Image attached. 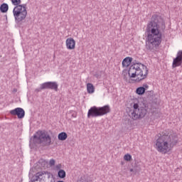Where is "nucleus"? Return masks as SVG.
<instances>
[{
	"label": "nucleus",
	"instance_id": "obj_7",
	"mask_svg": "<svg viewBox=\"0 0 182 182\" xmlns=\"http://www.w3.org/2000/svg\"><path fill=\"white\" fill-rule=\"evenodd\" d=\"M136 65H137V66H139V68L140 66H142L143 70L146 71L145 74L144 75V77L140 78V77H138L135 80H133L134 81L136 82V83H140L141 80H144V79L147 77V75H149V68H147V66L144 65V64H141V63H139L137 60H134L132 62V64L131 65V66H136Z\"/></svg>",
	"mask_w": 182,
	"mask_h": 182
},
{
	"label": "nucleus",
	"instance_id": "obj_30",
	"mask_svg": "<svg viewBox=\"0 0 182 182\" xmlns=\"http://www.w3.org/2000/svg\"><path fill=\"white\" fill-rule=\"evenodd\" d=\"M95 77H99V74H95Z\"/></svg>",
	"mask_w": 182,
	"mask_h": 182
},
{
	"label": "nucleus",
	"instance_id": "obj_20",
	"mask_svg": "<svg viewBox=\"0 0 182 182\" xmlns=\"http://www.w3.org/2000/svg\"><path fill=\"white\" fill-rule=\"evenodd\" d=\"M58 177L59 178H65L66 177V171L63 169H60L58 172Z\"/></svg>",
	"mask_w": 182,
	"mask_h": 182
},
{
	"label": "nucleus",
	"instance_id": "obj_16",
	"mask_svg": "<svg viewBox=\"0 0 182 182\" xmlns=\"http://www.w3.org/2000/svg\"><path fill=\"white\" fill-rule=\"evenodd\" d=\"M133 62V58L127 57L122 60V67L123 68H129V65L132 64Z\"/></svg>",
	"mask_w": 182,
	"mask_h": 182
},
{
	"label": "nucleus",
	"instance_id": "obj_8",
	"mask_svg": "<svg viewBox=\"0 0 182 182\" xmlns=\"http://www.w3.org/2000/svg\"><path fill=\"white\" fill-rule=\"evenodd\" d=\"M26 15H28V11L25 9H23V11L20 13L18 16H16L15 14H14V16L15 18V22L18 26H21L22 25L23 21H25L26 18Z\"/></svg>",
	"mask_w": 182,
	"mask_h": 182
},
{
	"label": "nucleus",
	"instance_id": "obj_27",
	"mask_svg": "<svg viewBox=\"0 0 182 182\" xmlns=\"http://www.w3.org/2000/svg\"><path fill=\"white\" fill-rule=\"evenodd\" d=\"M55 163H56V161H55V159H52L50 160L49 164L50 166H55Z\"/></svg>",
	"mask_w": 182,
	"mask_h": 182
},
{
	"label": "nucleus",
	"instance_id": "obj_17",
	"mask_svg": "<svg viewBox=\"0 0 182 182\" xmlns=\"http://www.w3.org/2000/svg\"><path fill=\"white\" fill-rule=\"evenodd\" d=\"M9 9V6L8 5V4L3 3L2 4H1L0 12H1V14H6Z\"/></svg>",
	"mask_w": 182,
	"mask_h": 182
},
{
	"label": "nucleus",
	"instance_id": "obj_11",
	"mask_svg": "<svg viewBox=\"0 0 182 182\" xmlns=\"http://www.w3.org/2000/svg\"><path fill=\"white\" fill-rule=\"evenodd\" d=\"M44 85V89L46 90H54L55 92H58L59 87V85H58V82H46L43 83Z\"/></svg>",
	"mask_w": 182,
	"mask_h": 182
},
{
	"label": "nucleus",
	"instance_id": "obj_32",
	"mask_svg": "<svg viewBox=\"0 0 182 182\" xmlns=\"http://www.w3.org/2000/svg\"><path fill=\"white\" fill-rule=\"evenodd\" d=\"M14 92H18V90L14 89Z\"/></svg>",
	"mask_w": 182,
	"mask_h": 182
},
{
	"label": "nucleus",
	"instance_id": "obj_10",
	"mask_svg": "<svg viewBox=\"0 0 182 182\" xmlns=\"http://www.w3.org/2000/svg\"><path fill=\"white\" fill-rule=\"evenodd\" d=\"M182 65V50L178 51L176 57L173 58L172 63L173 69L178 68V66H181Z\"/></svg>",
	"mask_w": 182,
	"mask_h": 182
},
{
	"label": "nucleus",
	"instance_id": "obj_31",
	"mask_svg": "<svg viewBox=\"0 0 182 182\" xmlns=\"http://www.w3.org/2000/svg\"><path fill=\"white\" fill-rule=\"evenodd\" d=\"M121 164H122V166H123L124 164V162L122 161Z\"/></svg>",
	"mask_w": 182,
	"mask_h": 182
},
{
	"label": "nucleus",
	"instance_id": "obj_33",
	"mask_svg": "<svg viewBox=\"0 0 182 182\" xmlns=\"http://www.w3.org/2000/svg\"><path fill=\"white\" fill-rule=\"evenodd\" d=\"M150 93H153V91H150Z\"/></svg>",
	"mask_w": 182,
	"mask_h": 182
},
{
	"label": "nucleus",
	"instance_id": "obj_12",
	"mask_svg": "<svg viewBox=\"0 0 182 182\" xmlns=\"http://www.w3.org/2000/svg\"><path fill=\"white\" fill-rule=\"evenodd\" d=\"M48 171H43L42 172H38L32 176L31 175H29V178H30L29 182H36V181H38V180H39V181H41L42 178H41V177H42V176H43V174H48Z\"/></svg>",
	"mask_w": 182,
	"mask_h": 182
},
{
	"label": "nucleus",
	"instance_id": "obj_15",
	"mask_svg": "<svg viewBox=\"0 0 182 182\" xmlns=\"http://www.w3.org/2000/svg\"><path fill=\"white\" fill-rule=\"evenodd\" d=\"M147 89H149V86L147 85V84H144L143 86L136 88V93L139 96H142V95H144V93H146V90H147Z\"/></svg>",
	"mask_w": 182,
	"mask_h": 182
},
{
	"label": "nucleus",
	"instance_id": "obj_19",
	"mask_svg": "<svg viewBox=\"0 0 182 182\" xmlns=\"http://www.w3.org/2000/svg\"><path fill=\"white\" fill-rule=\"evenodd\" d=\"M87 92L89 94L95 93V86L93 84L88 82L87 84Z\"/></svg>",
	"mask_w": 182,
	"mask_h": 182
},
{
	"label": "nucleus",
	"instance_id": "obj_13",
	"mask_svg": "<svg viewBox=\"0 0 182 182\" xmlns=\"http://www.w3.org/2000/svg\"><path fill=\"white\" fill-rule=\"evenodd\" d=\"M23 9H26V4H20L18 6H16L13 10V14L14 15L18 16L19 14L23 11Z\"/></svg>",
	"mask_w": 182,
	"mask_h": 182
},
{
	"label": "nucleus",
	"instance_id": "obj_5",
	"mask_svg": "<svg viewBox=\"0 0 182 182\" xmlns=\"http://www.w3.org/2000/svg\"><path fill=\"white\" fill-rule=\"evenodd\" d=\"M110 106L105 105L103 107H92L89 109L87 112V117H100L101 116H105L107 113H110Z\"/></svg>",
	"mask_w": 182,
	"mask_h": 182
},
{
	"label": "nucleus",
	"instance_id": "obj_21",
	"mask_svg": "<svg viewBox=\"0 0 182 182\" xmlns=\"http://www.w3.org/2000/svg\"><path fill=\"white\" fill-rule=\"evenodd\" d=\"M77 182H89V178L86 176H82L78 180Z\"/></svg>",
	"mask_w": 182,
	"mask_h": 182
},
{
	"label": "nucleus",
	"instance_id": "obj_4",
	"mask_svg": "<svg viewBox=\"0 0 182 182\" xmlns=\"http://www.w3.org/2000/svg\"><path fill=\"white\" fill-rule=\"evenodd\" d=\"M41 144L43 147H48L53 144L52 142V136L46 130H38L36 132V134H34L30 138L29 146L33 149L35 146Z\"/></svg>",
	"mask_w": 182,
	"mask_h": 182
},
{
	"label": "nucleus",
	"instance_id": "obj_2",
	"mask_svg": "<svg viewBox=\"0 0 182 182\" xmlns=\"http://www.w3.org/2000/svg\"><path fill=\"white\" fill-rule=\"evenodd\" d=\"M178 143V136L168 132H162V135L156 140V149L159 153L167 154Z\"/></svg>",
	"mask_w": 182,
	"mask_h": 182
},
{
	"label": "nucleus",
	"instance_id": "obj_26",
	"mask_svg": "<svg viewBox=\"0 0 182 182\" xmlns=\"http://www.w3.org/2000/svg\"><path fill=\"white\" fill-rule=\"evenodd\" d=\"M70 113L71 114L72 117H76L77 116V113L75 111H70Z\"/></svg>",
	"mask_w": 182,
	"mask_h": 182
},
{
	"label": "nucleus",
	"instance_id": "obj_22",
	"mask_svg": "<svg viewBox=\"0 0 182 182\" xmlns=\"http://www.w3.org/2000/svg\"><path fill=\"white\" fill-rule=\"evenodd\" d=\"M42 90H45V85H43V83H42L41 85H40V87L38 88H36L34 92L35 93H39V92H42Z\"/></svg>",
	"mask_w": 182,
	"mask_h": 182
},
{
	"label": "nucleus",
	"instance_id": "obj_23",
	"mask_svg": "<svg viewBox=\"0 0 182 182\" xmlns=\"http://www.w3.org/2000/svg\"><path fill=\"white\" fill-rule=\"evenodd\" d=\"M124 160L125 161H131L132 160V155L130 154H127L124 156Z\"/></svg>",
	"mask_w": 182,
	"mask_h": 182
},
{
	"label": "nucleus",
	"instance_id": "obj_14",
	"mask_svg": "<svg viewBox=\"0 0 182 182\" xmlns=\"http://www.w3.org/2000/svg\"><path fill=\"white\" fill-rule=\"evenodd\" d=\"M67 49L72 50L76 47V41L73 38H67L66 40Z\"/></svg>",
	"mask_w": 182,
	"mask_h": 182
},
{
	"label": "nucleus",
	"instance_id": "obj_9",
	"mask_svg": "<svg viewBox=\"0 0 182 182\" xmlns=\"http://www.w3.org/2000/svg\"><path fill=\"white\" fill-rule=\"evenodd\" d=\"M11 116H17L18 119H23L25 117V109L21 107H17L10 111Z\"/></svg>",
	"mask_w": 182,
	"mask_h": 182
},
{
	"label": "nucleus",
	"instance_id": "obj_1",
	"mask_svg": "<svg viewBox=\"0 0 182 182\" xmlns=\"http://www.w3.org/2000/svg\"><path fill=\"white\" fill-rule=\"evenodd\" d=\"M166 31V21L157 14L152 15L151 21L148 22L146 28L147 35L146 39V49L151 52L157 50L163 41V33Z\"/></svg>",
	"mask_w": 182,
	"mask_h": 182
},
{
	"label": "nucleus",
	"instance_id": "obj_24",
	"mask_svg": "<svg viewBox=\"0 0 182 182\" xmlns=\"http://www.w3.org/2000/svg\"><path fill=\"white\" fill-rule=\"evenodd\" d=\"M21 0H11V4L14 5L15 6H18V5H21Z\"/></svg>",
	"mask_w": 182,
	"mask_h": 182
},
{
	"label": "nucleus",
	"instance_id": "obj_28",
	"mask_svg": "<svg viewBox=\"0 0 182 182\" xmlns=\"http://www.w3.org/2000/svg\"><path fill=\"white\" fill-rule=\"evenodd\" d=\"M55 168H56V170H60V168H62V164H59L56 165Z\"/></svg>",
	"mask_w": 182,
	"mask_h": 182
},
{
	"label": "nucleus",
	"instance_id": "obj_29",
	"mask_svg": "<svg viewBox=\"0 0 182 182\" xmlns=\"http://www.w3.org/2000/svg\"><path fill=\"white\" fill-rule=\"evenodd\" d=\"M129 171H131L132 173H134V174H135V169H134V168H130Z\"/></svg>",
	"mask_w": 182,
	"mask_h": 182
},
{
	"label": "nucleus",
	"instance_id": "obj_6",
	"mask_svg": "<svg viewBox=\"0 0 182 182\" xmlns=\"http://www.w3.org/2000/svg\"><path fill=\"white\" fill-rule=\"evenodd\" d=\"M128 75L129 77L134 78L136 76H140L139 79L141 77H144V75H143V70L140 68L139 66H133L130 65L129 69L128 70Z\"/></svg>",
	"mask_w": 182,
	"mask_h": 182
},
{
	"label": "nucleus",
	"instance_id": "obj_25",
	"mask_svg": "<svg viewBox=\"0 0 182 182\" xmlns=\"http://www.w3.org/2000/svg\"><path fill=\"white\" fill-rule=\"evenodd\" d=\"M134 170H135V174H136V173H140V171H141V168H140V166L136 165L134 166Z\"/></svg>",
	"mask_w": 182,
	"mask_h": 182
},
{
	"label": "nucleus",
	"instance_id": "obj_18",
	"mask_svg": "<svg viewBox=\"0 0 182 182\" xmlns=\"http://www.w3.org/2000/svg\"><path fill=\"white\" fill-rule=\"evenodd\" d=\"M58 139L60 141H65V140H66V139H68V134L65 132H60L58 135Z\"/></svg>",
	"mask_w": 182,
	"mask_h": 182
},
{
	"label": "nucleus",
	"instance_id": "obj_3",
	"mask_svg": "<svg viewBox=\"0 0 182 182\" xmlns=\"http://www.w3.org/2000/svg\"><path fill=\"white\" fill-rule=\"evenodd\" d=\"M159 103V100L154 96L149 97V101H146L143 103V106L139 107V104L135 103L133 105L134 110L129 114V117H132L133 120H137L138 119H143L147 114L148 110L151 109H156L155 105Z\"/></svg>",
	"mask_w": 182,
	"mask_h": 182
}]
</instances>
